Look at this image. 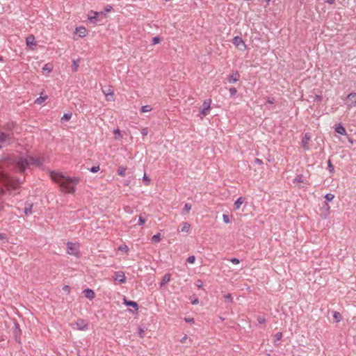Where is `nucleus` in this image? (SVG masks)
<instances>
[{
    "instance_id": "f257e3e1",
    "label": "nucleus",
    "mask_w": 356,
    "mask_h": 356,
    "mask_svg": "<svg viewBox=\"0 0 356 356\" xmlns=\"http://www.w3.org/2000/svg\"><path fill=\"white\" fill-rule=\"evenodd\" d=\"M50 177L68 193H74L75 192L74 186H71V184L76 185L79 182V177H65L62 173L55 171L50 172Z\"/></svg>"
},
{
    "instance_id": "f03ea898",
    "label": "nucleus",
    "mask_w": 356,
    "mask_h": 356,
    "mask_svg": "<svg viewBox=\"0 0 356 356\" xmlns=\"http://www.w3.org/2000/svg\"><path fill=\"white\" fill-rule=\"evenodd\" d=\"M42 164V162L40 159L33 158L32 156H21L17 161V167L22 172L31 165L40 166Z\"/></svg>"
},
{
    "instance_id": "7ed1b4c3",
    "label": "nucleus",
    "mask_w": 356,
    "mask_h": 356,
    "mask_svg": "<svg viewBox=\"0 0 356 356\" xmlns=\"http://www.w3.org/2000/svg\"><path fill=\"white\" fill-rule=\"evenodd\" d=\"M0 181L8 190L16 189L21 183L19 179L15 181L3 172H0Z\"/></svg>"
},
{
    "instance_id": "20e7f679",
    "label": "nucleus",
    "mask_w": 356,
    "mask_h": 356,
    "mask_svg": "<svg viewBox=\"0 0 356 356\" xmlns=\"http://www.w3.org/2000/svg\"><path fill=\"white\" fill-rule=\"evenodd\" d=\"M233 44L241 51L246 49V44L241 37H234L233 38Z\"/></svg>"
},
{
    "instance_id": "39448f33",
    "label": "nucleus",
    "mask_w": 356,
    "mask_h": 356,
    "mask_svg": "<svg viewBox=\"0 0 356 356\" xmlns=\"http://www.w3.org/2000/svg\"><path fill=\"white\" fill-rule=\"evenodd\" d=\"M99 17H104V12H95V11H90V15H88V19L90 22L96 23L99 21Z\"/></svg>"
},
{
    "instance_id": "423d86ee",
    "label": "nucleus",
    "mask_w": 356,
    "mask_h": 356,
    "mask_svg": "<svg viewBox=\"0 0 356 356\" xmlns=\"http://www.w3.org/2000/svg\"><path fill=\"white\" fill-rule=\"evenodd\" d=\"M211 103V100L209 99L204 101L200 111L201 114L203 115L204 116L208 115L210 111Z\"/></svg>"
},
{
    "instance_id": "0eeeda50",
    "label": "nucleus",
    "mask_w": 356,
    "mask_h": 356,
    "mask_svg": "<svg viewBox=\"0 0 356 356\" xmlns=\"http://www.w3.org/2000/svg\"><path fill=\"white\" fill-rule=\"evenodd\" d=\"M76 329L79 330H86L88 329V323L83 319H78L75 324Z\"/></svg>"
},
{
    "instance_id": "6e6552de",
    "label": "nucleus",
    "mask_w": 356,
    "mask_h": 356,
    "mask_svg": "<svg viewBox=\"0 0 356 356\" xmlns=\"http://www.w3.org/2000/svg\"><path fill=\"white\" fill-rule=\"evenodd\" d=\"M12 136L9 133H5L0 131V143H9L11 140Z\"/></svg>"
},
{
    "instance_id": "1a4fd4ad",
    "label": "nucleus",
    "mask_w": 356,
    "mask_h": 356,
    "mask_svg": "<svg viewBox=\"0 0 356 356\" xmlns=\"http://www.w3.org/2000/svg\"><path fill=\"white\" fill-rule=\"evenodd\" d=\"M311 140L310 134L306 133L302 140V146L305 150L309 149V143Z\"/></svg>"
},
{
    "instance_id": "9d476101",
    "label": "nucleus",
    "mask_w": 356,
    "mask_h": 356,
    "mask_svg": "<svg viewBox=\"0 0 356 356\" xmlns=\"http://www.w3.org/2000/svg\"><path fill=\"white\" fill-rule=\"evenodd\" d=\"M114 280L120 283H124L126 282V276L124 273L118 271L115 273Z\"/></svg>"
},
{
    "instance_id": "9b49d317",
    "label": "nucleus",
    "mask_w": 356,
    "mask_h": 356,
    "mask_svg": "<svg viewBox=\"0 0 356 356\" xmlns=\"http://www.w3.org/2000/svg\"><path fill=\"white\" fill-rule=\"evenodd\" d=\"M67 245V253L69 254H73V255L76 254L77 249H76V245L74 243H72L71 242H68Z\"/></svg>"
},
{
    "instance_id": "f8f14e48",
    "label": "nucleus",
    "mask_w": 356,
    "mask_h": 356,
    "mask_svg": "<svg viewBox=\"0 0 356 356\" xmlns=\"http://www.w3.org/2000/svg\"><path fill=\"white\" fill-rule=\"evenodd\" d=\"M306 179L304 178L303 175H298L293 180V184H296L298 187H301L300 184L305 183Z\"/></svg>"
},
{
    "instance_id": "ddd939ff",
    "label": "nucleus",
    "mask_w": 356,
    "mask_h": 356,
    "mask_svg": "<svg viewBox=\"0 0 356 356\" xmlns=\"http://www.w3.org/2000/svg\"><path fill=\"white\" fill-rule=\"evenodd\" d=\"M240 79V74L238 72H234L229 77V83H236Z\"/></svg>"
},
{
    "instance_id": "4468645a",
    "label": "nucleus",
    "mask_w": 356,
    "mask_h": 356,
    "mask_svg": "<svg viewBox=\"0 0 356 356\" xmlns=\"http://www.w3.org/2000/svg\"><path fill=\"white\" fill-rule=\"evenodd\" d=\"M83 293L85 296L90 300L95 298V292L92 289H86L83 290Z\"/></svg>"
},
{
    "instance_id": "2eb2a0df",
    "label": "nucleus",
    "mask_w": 356,
    "mask_h": 356,
    "mask_svg": "<svg viewBox=\"0 0 356 356\" xmlns=\"http://www.w3.org/2000/svg\"><path fill=\"white\" fill-rule=\"evenodd\" d=\"M245 202V199L242 197H238L234 202V207L235 209H239L242 204Z\"/></svg>"
},
{
    "instance_id": "dca6fc26",
    "label": "nucleus",
    "mask_w": 356,
    "mask_h": 356,
    "mask_svg": "<svg viewBox=\"0 0 356 356\" xmlns=\"http://www.w3.org/2000/svg\"><path fill=\"white\" fill-rule=\"evenodd\" d=\"M76 33H77L79 35V37L83 38L84 36H86V29L83 26L76 28Z\"/></svg>"
},
{
    "instance_id": "f3484780",
    "label": "nucleus",
    "mask_w": 356,
    "mask_h": 356,
    "mask_svg": "<svg viewBox=\"0 0 356 356\" xmlns=\"http://www.w3.org/2000/svg\"><path fill=\"white\" fill-rule=\"evenodd\" d=\"M170 280V274H165L162 278V280L160 283L161 287L165 286L168 282H169Z\"/></svg>"
},
{
    "instance_id": "a211bd4d",
    "label": "nucleus",
    "mask_w": 356,
    "mask_h": 356,
    "mask_svg": "<svg viewBox=\"0 0 356 356\" xmlns=\"http://www.w3.org/2000/svg\"><path fill=\"white\" fill-rule=\"evenodd\" d=\"M124 302L126 305L131 306V307L135 308L136 309H138V305L137 302H134L131 300H127V299H124Z\"/></svg>"
},
{
    "instance_id": "6ab92c4d",
    "label": "nucleus",
    "mask_w": 356,
    "mask_h": 356,
    "mask_svg": "<svg viewBox=\"0 0 356 356\" xmlns=\"http://www.w3.org/2000/svg\"><path fill=\"white\" fill-rule=\"evenodd\" d=\"M26 42L27 46L34 45L35 43V37L33 35H31L26 38Z\"/></svg>"
},
{
    "instance_id": "aec40b11",
    "label": "nucleus",
    "mask_w": 356,
    "mask_h": 356,
    "mask_svg": "<svg viewBox=\"0 0 356 356\" xmlns=\"http://www.w3.org/2000/svg\"><path fill=\"white\" fill-rule=\"evenodd\" d=\"M335 131L341 135L346 134V129L341 124H339L336 127Z\"/></svg>"
},
{
    "instance_id": "412c9836",
    "label": "nucleus",
    "mask_w": 356,
    "mask_h": 356,
    "mask_svg": "<svg viewBox=\"0 0 356 356\" xmlns=\"http://www.w3.org/2000/svg\"><path fill=\"white\" fill-rule=\"evenodd\" d=\"M347 98L349 101H350L352 102L353 106L356 105V93H355V92L350 93L348 95Z\"/></svg>"
},
{
    "instance_id": "4be33fe9",
    "label": "nucleus",
    "mask_w": 356,
    "mask_h": 356,
    "mask_svg": "<svg viewBox=\"0 0 356 356\" xmlns=\"http://www.w3.org/2000/svg\"><path fill=\"white\" fill-rule=\"evenodd\" d=\"M32 207H33L32 204L26 203V207L24 208V213L26 215L31 214L32 213Z\"/></svg>"
},
{
    "instance_id": "5701e85b",
    "label": "nucleus",
    "mask_w": 356,
    "mask_h": 356,
    "mask_svg": "<svg viewBox=\"0 0 356 356\" xmlns=\"http://www.w3.org/2000/svg\"><path fill=\"white\" fill-rule=\"evenodd\" d=\"M103 92L104 93V95L107 97V100L111 101L113 99V92L110 91V89L108 90H106V91L103 90Z\"/></svg>"
},
{
    "instance_id": "b1692460",
    "label": "nucleus",
    "mask_w": 356,
    "mask_h": 356,
    "mask_svg": "<svg viewBox=\"0 0 356 356\" xmlns=\"http://www.w3.org/2000/svg\"><path fill=\"white\" fill-rule=\"evenodd\" d=\"M47 99V96H40V97L37 98L35 101V104H42L46 99Z\"/></svg>"
},
{
    "instance_id": "393cba45",
    "label": "nucleus",
    "mask_w": 356,
    "mask_h": 356,
    "mask_svg": "<svg viewBox=\"0 0 356 356\" xmlns=\"http://www.w3.org/2000/svg\"><path fill=\"white\" fill-rule=\"evenodd\" d=\"M190 227L191 225L189 223L184 222L181 231L188 232L190 229Z\"/></svg>"
},
{
    "instance_id": "a878e982",
    "label": "nucleus",
    "mask_w": 356,
    "mask_h": 356,
    "mask_svg": "<svg viewBox=\"0 0 356 356\" xmlns=\"http://www.w3.org/2000/svg\"><path fill=\"white\" fill-rule=\"evenodd\" d=\"M152 110V108L151 107V106L145 105V106H142L140 111L142 113H146V112H149Z\"/></svg>"
},
{
    "instance_id": "bb28decb",
    "label": "nucleus",
    "mask_w": 356,
    "mask_h": 356,
    "mask_svg": "<svg viewBox=\"0 0 356 356\" xmlns=\"http://www.w3.org/2000/svg\"><path fill=\"white\" fill-rule=\"evenodd\" d=\"M125 172H126V168L124 167H122V166L119 167L118 170V174L119 175H120L121 177H124Z\"/></svg>"
},
{
    "instance_id": "cd10ccee",
    "label": "nucleus",
    "mask_w": 356,
    "mask_h": 356,
    "mask_svg": "<svg viewBox=\"0 0 356 356\" xmlns=\"http://www.w3.org/2000/svg\"><path fill=\"white\" fill-rule=\"evenodd\" d=\"M333 317L336 322H339L341 320V314L338 312H334L333 314Z\"/></svg>"
},
{
    "instance_id": "c85d7f7f",
    "label": "nucleus",
    "mask_w": 356,
    "mask_h": 356,
    "mask_svg": "<svg viewBox=\"0 0 356 356\" xmlns=\"http://www.w3.org/2000/svg\"><path fill=\"white\" fill-rule=\"evenodd\" d=\"M161 241V236H160V234H155L152 237V241L154 242V243H158Z\"/></svg>"
},
{
    "instance_id": "c756f323",
    "label": "nucleus",
    "mask_w": 356,
    "mask_h": 356,
    "mask_svg": "<svg viewBox=\"0 0 356 356\" xmlns=\"http://www.w3.org/2000/svg\"><path fill=\"white\" fill-rule=\"evenodd\" d=\"M191 209V205L188 203H186L184 209H183V213H188Z\"/></svg>"
},
{
    "instance_id": "7c9ffc66",
    "label": "nucleus",
    "mask_w": 356,
    "mask_h": 356,
    "mask_svg": "<svg viewBox=\"0 0 356 356\" xmlns=\"http://www.w3.org/2000/svg\"><path fill=\"white\" fill-rule=\"evenodd\" d=\"M72 118V113H65L63 116L61 118V120L63 121H68Z\"/></svg>"
},
{
    "instance_id": "2f4dec72",
    "label": "nucleus",
    "mask_w": 356,
    "mask_h": 356,
    "mask_svg": "<svg viewBox=\"0 0 356 356\" xmlns=\"http://www.w3.org/2000/svg\"><path fill=\"white\" fill-rule=\"evenodd\" d=\"M275 339L274 343L276 344L277 341H279L280 340L282 339V333L280 332H277L275 334Z\"/></svg>"
},
{
    "instance_id": "473e14b6",
    "label": "nucleus",
    "mask_w": 356,
    "mask_h": 356,
    "mask_svg": "<svg viewBox=\"0 0 356 356\" xmlns=\"http://www.w3.org/2000/svg\"><path fill=\"white\" fill-rule=\"evenodd\" d=\"M222 219H223V222L225 223V224H228L230 222V219H229V217L227 214H225L224 213L222 215Z\"/></svg>"
},
{
    "instance_id": "72a5a7b5",
    "label": "nucleus",
    "mask_w": 356,
    "mask_h": 356,
    "mask_svg": "<svg viewBox=\"0 0 356 356\" xmlns=\"http://www.w3.org/2000/svg\"><path fill=\"white\" fill-rule=\"evenodd\" d=\"M334 197V195L332 193H327L325 195V198L327 201H332Z\"/></svg>"
},
{
    "instance_id": "f704fd0d",
    "label": "nucleus",
    "mask_w": 356,
    "mask_h": 356,
    "mask_svg": "<svg viewBox=\"0 0 356 356\" xmlns=\"http://www.w3.org/2000/svg\"><path fill=\"white\" fill-rule=\"evenodd\" d=\"M161 42V39L159 37L156 36L152 38V44H159Z\"/></svg>"
},
{
    "instance_id": "c9c22d12",
    "label": "nucleus",
    "mask_w": 356,
    "mask_h": 356,
    "mask_svg": "<svg viewBox=\"0 0 356 356\" xmlns=\"http://www.w3.org/2000/svg\"><path fill=\"white\" fill-rule=\"evenodd\" d=\"M143 179L145 185H149L150 184V179L146 175V174L144 175Z\"/></svg>"
},
{
    "instance_id": "e433bc0d",
    "label": "nucleus",
    "mask_w": 356,
    "mask_h": 356,
    "mask_svg": "<svg viewBox=\"0 0 356 356\" xmlns=\"http://www.w3.org/2000/svg\"><path fill=\"white\" fill-rule=\"evenodd\" d=\"M327 165H328V170L330 172H332L334 171V165L332 164V162L330 160L328 161L327 162Z\"/></svg>"
},
{
    "instance_id": "4c0bfd02",
    "label": "nucleus",
    "mask_w": 356,
    "mask_h": 356,
    "mask_svg": "<svg viewBox=\"0 0 356 356\" xmlns=\"http://www.w3.org/2000/svg\"><path fill=\"white\" fill-rule=\"evenodd\" d=\"M229 90L232 97L234 96L237 92V90L235 88H230Z\"/></svg>"
},
{
    "instance_id": "58836bf2",
    "label": "nucleus",
    "mask_w": 356,
    "mask_h": 356,
    "mask_svg": "<svg viewBox=\"0 0 356 356\" xmlns=\"http://www.w3.org/2000/svg\"><path fill=\"white\" fill-rule=\"evenodd\" d=\"M195 256H190L187 259V262L189 264H193L195 262Z\"/></svg>"
},
{
    "instance_id": "ea45409f",
    "label": "nucleus",
    "mask_w": 356,
    "mask_h": 356,
    "mask_svg": "<svg viewBox=\"0 0 356 356\" xmlns=\"http://www.w3.org/2000/svg\"><path fill=\"white\" fill-rule=\"evenodd\" d=\"M99 170V166H93L90 169V171L95 173L97 172Z\"/></svg>"
},
{
    "instance_id": "a19ab883",
    "label": "nucleus",
    "mask_w": 356,
    "mask_h": 356,
    "mask_svg": "<svg viewBox=\"0 0 356 356\" xmlns=\"http://www.w3.org/2000/svg\"><path fill=\"white\" fill-rule=\"evenodd\" d=\"M257 321L261 324H264L266 322V318L264 316H259L257 318Z\"/></svg>"
},
{
    "instance_id": "79ce46f5",
    "label": "nucleus",
    "mask_w": 356,
    "mask_h": 356,
    "mask_svg": "<svg viewBox=\"0 0 356 356\" xmlns=\"http://www.w3.org/2000/svg\"><path fill=\"white\" fill-rule=\"evenodd\" d=\"M120 250L128 252L129 248L126 245H120L118 248Z\"/></svg>"
},
{
    "instance_id": "37998d69",
    "label": "nucleus",
    "mask_w": 356,
    "mask_h": 356,
    "mask_svg": "<svg viewBox=\"0 0 356 356\" xmlns=\"http://www.w3.org/2000/svg\"><path fill=\"white\" fill-rule=\"evenodd\" d=\"M224 298L228 302H232V296L229 293L225 295Z\"/></svg>"
},
{
    "instance_id": "c03bdc74",
    "label": "nucleus",
    "mask_w": 356,
    "mask_h": 356,
    "mask_svg": "<svg viewBox=\"0 0 356 356\" xmlns=\"http://www.w3.org/2000/svg\"><path fill=\"white\" fill-rule=\"evenodd\" d=\"M112 9H113V7L110 5H108L104 8V13L105 14V13H108V12L111 11Z\"/></svg>"
},
{
    "instance_id": "a18cd8bd",
    "label": "nucleus",
    "mask_w": 356,
    "mask_h": 356,
    "mask_svg": "<svg viewBox=\"0 0 356 356\" xmlns=\"http://www.w3.org/2000/svg\"><path fill=\"white\" fill-rule=\"evenodd\" d=\"M78 66H79L78 61L73 60L72 67H73V70L74 71H76L77 70Z\"/></svg>"
},
{
    "instance_id": "49530a36",
    "label": "nucleus",
    "mask_w": 356,
    "mask_h": 356,
    "mask_svg": "<svg viewBox=\"0 0 356 356\" xmlns=\"http://www.w3.org/2000/svg\"><path fill=\"white\" fill-rule=\"evenodd\" d=\"M43 71H47L48 73H49L51 71V68L48 66V65H45L42 67Z\"/></svg>"
},
{
    "instance_id": "de8ad7c7",
    "label": "nucleus",
    "mask_w": 356,
    "mask_h": 356,
    "mask_svg": "<svg viewBox=\"0 0 356 356\" xmlns=\"http://www.w3.org/2000/svg\"><path fill=\"white\" fill-rule=\"evenodd\" d=\"M230 261H231L232 263L234 264H239V263H240L239 259H237V258H232V259H230Z\"/></svg>"
},
{
    "instance_id": "09e8293b",
    "label": "nucleus",
    "mask_w": 356,
    "mask_h": 356,
    "mask_svg": "<svg viewBox=\"0 0 356 356\" xmlns=\"http://www.w3.org/2000/svg\"><path fill=\"white\" fill-rule=\"evenodd\" d=\"M141 134L143 136H145L148 134V129L147 128H144L141 131Z\"/></svg>"
},
{
    "instance_id": "8fccbe9b",
    "label": "nucleus",
    "mask_w": 356,
    "mask_h": 356,
    "mask_svg": "<svg viewBox=\"0 0 356 356\" xmlns=\"http://www.w3.org/2000/svg\"><path fill=\"white\" fill-rule=\"evenodd\" d=\"M322 99L323 98L321 95H316L314 97V101L319 102H321Z\"/></svg>"
},
{
    "instance_id": "3c124183",
    "label": "nucleus",
    "mask_w": 356,
    "mask_h": 356,
    "mask_svg": "<svg viewBox=\"0 0 356 356\" xmlns=\"http://www.w3.org/2000/svg\"><path fill=\"white\" fill-rule=\"evenodd\" d=\"M15 330L14 332L15 334H17V332H20V329H19V325L17 323H15Z\"/></svg>"
},
{
    "instance_id": "603ef678",
    "label": "nucleus",
    "mask_w": 356,
    "mask_h": 356,
    "mask_svg": "<svg viewBox=\"0 0 356 356\" xmlns=\"http://www.w3.org/2000/svg\"><path fill=\"white\" fill-rule=\"evenodd\" d=\"M191 303H192L193 305H197V304H198V303H199V300H198V298H195L194 299H192V298H191Z\"/></svg>"
},
{
    "instance_id": "864d4df0",
    "label": "nucleus",
    "mask_w": 356,
    "mask_h": 356,
    "mask_svg": "<svg viewBox=\"0 0 356 356\" xmlns=\"http://www.w3.org/2000/svg\"><path fill=\"white\" fill-rule=\"evenodd\" d=\"M145 222V219L143 218L142 216L139 217V225H143Z\"/></svg>"
},
{
    "instance_id": "5fc2aeb1",
    "label": "nucleus",
    "mask_w": 356,
    "mask_h": 356,
    "mask_svg": "<svg viewBox=\"0 0 356 356\" xmlns=\"http://www.w3.org/2000/svg\"><path fill=\"white\" fill-rule=\"evenodd\" d=\"M114 133H115V134H117V135H118V136H116V138H121V137H122L121 134H120V131L118 129H115V130L114 131Z\"/></svg>"
},
{
    "instance_id": "6e6d98bb",
    "label": "nucleus",
    "mask_w": 356,
    "mask_h": 356,
    "mask_svg": "<svg viewBox=\"0 0 356 356\" xmlns=\"http://www.w3.org/2000/svg\"><path fill=\"white\" fill-rule=\"evenodd\" d=\"M185 321L188 323H193L194 320L193 318H186Z\"/></svg>"
},
{
    "instance_id": "4d7b16f0",
    "label": "nucleus",
    "mask_w": 356,
    "mask_h": 356,
    "mask_svg": "<svg viewBox=\"0 0 356 356\" xmlns=\"http://www.w3.org/2000/svg\"><path fill=\"white\" fill-rule=\"evenodd\" d=\"M197 286L198 288H201L202 286V282L201 280H197Z\"/></svg>"
},
{
    "instance_id": "13d9d810",
    "label": "nucleus",
    "mask_w": 356,
    "mask_h": 356,
    "mask_svg": "<svg viewBox=\"0 0 356 356\" xmlns=\"http://www.w3.org/2000/svg\"><path fill=\"white\" fill-rule=\"evenodd\" d=\"M144 332H145L144 329H143V328L139 329V335L140 337H143V334Z\"/></svg>"
},
{
    "instance_id": "bf43d9fd",
    "label": "nucleus",
    "mask_w": 356,
    "mask_h": 356,
    "mask_svg": "<svg viewBox=\"0 0 356 356\" xmlns=\"http://www.w3.org/2000/svg\"><path fill=\"white\" fill-rule=\"evenodd\" d=\"M255 163L259 164V165H261V164L263 163L261 159H255Z\"/></svg>"
},
{
    "instance_id": "052dcab7",
    "label": "nucleus",
    "mask_w": 356,
    "mask_h": 356,
    "mask_svg": "<svg viewBox=\"0 0 356 356\" xmlns=\"http://www.w3.org/2000/svg\"><path fill=\"white\" fill-rule=\"evenodd\" d=\"M335 0H325V1L329 4H332L334 3Z\"/></svg>"
},
{
    "instance_id": "680f3d73",
    "label": "nucleus",
    "mask_w": 356,
    "mask_h": 356,
    "mask_svg": "<svg viewBox=\"0 0 356 356\" xmlns=\"http://www.w3.org/2000/svg\"><path fill=\"white\" fill-rule=\"evenodd\" d=\"M186 339H187V337H186V336H184V337L181 339V343H184Z\"/></svg>"
},
{
    "instance_id": "e2e57ef3",
    "label": "nucleus",
    "mask_w": 356,
    "mask_h": 356,
    "mask_svg": "<svg viewBox=\"0 0 356 356\" xmlns=\"http://www.w3.org/2000/svg\"><path fill=\"white\" fill-rule=\"evenodd\" d=\"M268 102L269 104H273V99H272V100H271V99H268Z\"/></svg>"
},
{
    "instance_id": "0e129e2a",
    "label": "nucleus",
    "mask_w": 356,
    "mask_h": 356,
    "mask_svg": "<svg viewBox=\"0 0 356 356\" xmlns=\"http://www.w3.org/2000/svg\"><path fill=\"white\" fill-rule=\"evenodd\" d=\"M3 60V58L2 57L0 56V62H1Z\"/></svg>"
},
{
    "instance_id": "69168bd1",
    "label": "nucleus",
    "mask_w": 356,
    "mask_h": 356,
    "mask_svg": "<svg viewBox=\"0 0 356 356\" xmlns=\"http://www.w3.org/2000/svg\"><path fill=\"white\" fill-rule=\"evenodd\" d=\"M268 2H269L270 0H266Z\"/></svg>"
},
{
    "instance_id": "338daca9",
    "label": "nucleus",
    "mask_w": 356,
    "mask_h": 356,
    "mask_svg": "<svg viewBox=\"0 0 356 356\" xmlns=\"http://www.w3.org/2000/svg\"><path fill=\"white\" fill-rule=\"evenodd\" d=\"M1 148V146L0 145V149Z\"/></svg>"
}]
</instances>
